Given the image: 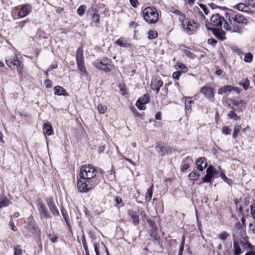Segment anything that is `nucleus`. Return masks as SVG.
<instances>
[{
    "instance_id": "nucleus-39",
    "label": "nucleus",
    "mask_w": 255,
    "mask_h": 255,
    "mask_svg": "<svg viewBox=\"0 0 255 255\" xmlns=\"http://www.w3.org/2000/svg\"><path fill=\"white\" fill-rule=\"evenodd\" d=\"M228 116L231 119H233L236 121L240 119V117H238L237 114L233 111H231L228 115Z\"/></svg>"
},
{
    "instance_id": "nucleus-30",
    "label": "nucleus",
    "mask_w": 255,
    "mask_h": 255,
    "mask_svg": "<svg viewBox=\"0 0 255 255\" xmlns=\"http://www.w3.org/2000/svg\"><path fill=\"white\" fill-rule=\"evenodd\" d=\"M193 101L190 97H186L185 98V107L186 109L190 110L191 108V104Z\"/></svg>"
},
{
    "instance_id": "nucleus-37",
    "label": "nucleus",
    "mask_w": 255,
    "mask_h": 255,
    "mask_svg": "<svg viewBox=\"0 0 255 255\" xmlns=\"http://www.w3.org/2000/svg\"><path fill=\"white\" fill-rule=\"evenodd\" d=\"M116 43L120 46L121 47H126L127 46V41L126 39L121 38L118 39Z\"/></svg>"
},
{
    "instance_id": "nucleus-55",
    "label": "nucleus",
    "mask_w": 255,
    "mask_h": 255,
    "mask_svg": "<svg viewBox=\"0 0 255 255\" xmlns=\"http://www.w3.org/2000/svg\"><path fill=\"white\" fill-rule=\"evenodd\" d=\"M45 86L47 88H50L52 86V83L49 79H47L45 81Z\"/></svg>"
},
{
    "instance_id": "nucleus-11",
    "label": "nucleus",
    "mask_w": 255,
    "mask_h": 255,
    "mask_svg": "<svg viewBox=\"0 0 255 255\" xmlns=\"http://www.w3.org/2000/svg\"><path fill=\"white\" fill-rule=\"evenodd\" d=\"M200 92L208 99H213L214 97V89L207 86L202 87L200 90Z\"/></svg>"
},
{
    "instance_id": "nucleus-61",
    "label": "nucleus",
    "mask_w": 255,
    "mask_h": 255,
    "mask_svg": "<svg viewBox=\"0 0 255 255\" xmlns=\"http://www.w3.org/2000/svg\"><path fill=\"white\" fill-rule=\"evenodd\" d=\"M95 252L96 253V255H100V253L99 252L98 248L96 244L94 245Z\"/></svg>"
},
{
    "instance_id": "nucleus-46",
    "label": "nucleus",
    "mask_w": 255,
    "mask_h": 255,
    "mask_svg": "<svg viewBox=\"0 0 255 255\" xmlns=\"http://www.w3.org/2000/svg\"><path fill=\"white\" fill-rule=\"evenodd\" d=\"M222 132L225 135L231 134V130L227 127H224L222 128Z\"/></svg>"
},
{
    "instance_id": "nucleus-32",
    "label": "nucleus",
    "mask_w": 255,
    "mask_h": 255,
    "mask_svg": "<svg viewBox=\"0 0 255 255\" xmlns=\"http://www.w3.org/2000/svg\"><path fill=\"white\" fill-rule=\"evenodd\" d=\"M97 108L99 113L100 114H105L107 110V107L106 105H104L102 104H99Z\"/></svg>"
},
{
    "instance_id": "nucleus-44",
    "label": "nucleus",
    "mask_w": 255,
    "mask_h": 255,
    "mask_svg": "<svg viewBox=\"0 0 255 255\" xmlns=\"http://www.w3.org/2000/svg\"><path fill=\"white\" fill-rule=\"evenodd\" d=\"M129 3L134 8H137L139 5V3L137 0H129Z\"/></svg>"
},
{
    "instance_id": "nucleus-43",
    "label": "nucleus",
    "mask_w": 255,
    "mask_h": 255,
    "mask_svg": "<svg viewBox=\"0 0 255 255\" xmlns=\"http://www.w3.org/2000/svg\"><path fill=\"white\" fill-rule=\"evenodd\" d=\"M14 255H22V252L20 249V246L17 245L15 247L14 252Z\"/></svg>"
},
{
    "instance_id": "nucleus-18",
    "label": "nucleus",
    "mask_w": 255,
    "mask_h": 255,
    "mask_svg": "<svg viewBox=\"0 0 255 255\" xmlns=\"http://www.w3.org/2000/svg\"><path fill=\"white\" fill-rule=\"evenodd\" d=\"M76 63L84 62L83 50L81 47L78 48L76 55Z\"/></svg>"
},
{
    "instance_id": "nucleus-57",
    "label": "nucleus",
    "mask_w": 255,
    "mask_h": 255,
    "mask_svg": "<svg viewBox=\"0 0 255 255\" xmlns=\"http://www.w3.org/2000/svg\"><path fill=\"white\" fill-rule=\"evenodd\" d=\"M137 24L133 21L131 22L129 24V27L130 28L134 29L137 26Z\"/></svg>"
},
{
    "instance_id": "nucleus-62",
    "label": "nucleus",
    "mask_w": 255,
    "mask_h": 255,
    "mask_svg": "<svg viewBox=\"0 0 255 255\" xmlns=\"http://www.w3.org/2000/svg\"><path fill=\"white\" fill-rule=\"evenodd\" d=\"M174 13L177 14V15H180L181 16L184 17V14H183V13H181L177 9H176L174 11Z\"/></svg>"
},
{
    "instance_id": "nucleus-54",
    "label": "nucleus",
    "mask_w": 255,
    "mask_h": 255,
    "mask_svg": "<svg viewBox=\"0 0 255 255\" xmlns=\"http://www.w3.org/2000/svg\"><path fill=\"white\" fill-rule=\"evenodd\" d=\"M49 239L52 242V243H56L57 242V237H55V236H53L51 235H49Z\"/></svg>"
},
{
    "instance_id": "nucleus-2",
    "label": "nucleus",
    "mask_w": 255,
    "mask_h": 255,
    "mask_svg": "<svg viewBox=\"0 0 255 255\" xmlns=\"http://www.w3.org/2000/svg\"><path fill=\"white\" fill-rule=\"evenodd\" d=\"M142 16L145 21L150 24L155 23L158 19L157 10L152 7H145L142 11Z\"/></svg>"
},
{
    "instance_id": "nucleus-4",
    "label": "nucleus",
    "mask_w": 255,
    "mask_h": 255,
    "mask_svg": "<svg viewBox=\"0 0 255 255\" xmlns=\"http://www.w3.org/2000/svg\"><path fill=\"white\" fill-rule=\"evenodd\" d=\"M96 185L94 181L87 180L84 178L80 177L77 181V188L80 192H87L92 189Z\"/></svg>"
},
{
    "instance_id": "nucleus-50",
    "label": "nucleus",
    "mask_w": 255,
    "mask_h": 255,
    "mask_svg": "<svg viewBox=\"0 0 255 255\" xmlns=\"http://www.w3.org/2000/svg\"><path fill=\"white\" fill-rule=\"evenodd\" d=\"M244 102L243 100L240 101H236V100H231V103L233 106H237L240 104H244Z\"/></svg>"
},
{
    "instance_id": "nucleus-42",
    "label": "nucleus",
    "mask_w": 255,
    "mask_h": 255,
    "mask_svg": "<svg viewBox=\"0 0 255 255\" xmlns=\"http://www.w3.org/2000/svg\"><path fill=\"white\" fill-rule=\"evenodd\" d=\"M240 85L242 86L243 88L246 90L250 86V81L249 80L246 79L243 83L240 84Z\"/></svg>"
},
{
    "instance_id": "nucleus-15",
    "label": "nucleus",
    "mask_w": 255,
    "mask_h": 255,
    "mask_svg": "<svg viewBox=\"0 0 255 255\" xmlns=\"http://www.w3.org/2000/svg\"><path fill=\"white\" fill-rule=\"evenodd\" d=\"M46 203L49 207L51 212L54 216L59 215L58 210L56 207L55 205L51 198H48L46 200Z\"/></svg>"
},
{
    "instance_id": "nucleus-9",
    "label": "nucleus",
    "mask_w": 255,
    "mask_h": 255,
    "mask_svg": "<svg viewBox=\"0 0 255 255\" xmlns=\"http://www.w3.org/2000/svg\"><path fill=\"white\" fill-rule=\"evenodd\" d=\"M149 101V96L148 94H144L136 102V106L141 110L146 109L145 104Z\"/></svg>"
},
{
    "instance_id": "nucleus-20",
    "label": "nucleus",
    "mask_w": 255,
    "mask_h": 255,
    "mask_svg": "<svg viewBox=\"0 0 255 255\" xmlns=\"http://www.w3.org/2000/svg\"><path fill=\"white\" fill-rule=\"evenodd\" d=\"M44 132L48 135H50L52 134L53 132V128L51 125L47 123H45L43 126Z\"/></svg>"
},
{
    "instance_id": "nucleus-19",
    "label": "nucleus",
    "mask_w": 255,
    "mask_h": 255,
    "mask_svg": "<svg viewBox=\"0 0 255 255\" xmlns=\"http://www.w3.org/2000/svg\"><path fill=\"white\" fill-rule=\"evenodd\" d=\"M233 90V87L232 86H227L221 87L218 91V93L220 95L226 93L227 92H231Z\"/></svg>"
},
{
    "instance_id": "nucleus-31",
    "label": "nucleus",
    "mask_w": 255,
    "mask_h": 255,
    "mask_svg": "<svg viewBox=\"0 0 255 255\" xmlns=\"http://www.w3.org/2000/svg\"><path fill=\"white\" fill-rule=\"evenodd\" d=\"M176 66L177 68L180 69L182 73H186L188 71V68L182 63L178 62Z\"/></svg>"
},
{
    "instance_id": "nucleus-48",
    "label": "nucleus",
    "mask_w": 255,
    "mask_h": 255,
    "mask_svg": "<svg viewBox=\"0 0 255 255\" xmlns=\"http://www.w3.org/2000/svg\"><path fill=\"white\" fill-rule=\"evenodd\" d=\"M184 243H185V238L183 236L182 237L181 244V245L180 246V248H179V254L178 255H182V252L183 251V249H184Z\"/></svg>"
},
{
    "instance_id": "nucleus-35",
    "label": "nucleus",
    "mask_w": 255,
    "mask_h": 255,
    "mask_svg": "<svg viewBox=\"0 0 255 255\" xmlns=\"http://www.w3.org/2000/svg\"><path fill=\"white\" fill-rule=\"evenodd\" d=\"M253 58V56L251 53H248L245 54L244 60L247 63H251Z\"/></svg>"
},
{
    "instance_id": "nucleus-7",
    "label": "nucleus",
    "mask_w": 255,
    "mask_h": 255,
    "mask_svg": "<svg viewBox=\"0 0 255 255\" xmlns=\"http://www.w3.org/2000/svg\"><path fill=\"white\" fill-rule=\"evenodd\" d=\"M182 26L187 32H192L195 31L197 24L194 21H189L187 19L182 20Z\"/></svg>"
},
{
    "instance_id": "nucleus-6",
    "label": "nucleus",
    "mask_w": 255,
    "mask_h": 255,
    "mask_svg": "<svg viewBox=\"0 0 255 255\" xmlns=\"http://www.w3.org/2000/svg\"><path fill=\"white\" fill-rule=\"evenodd\" d=\"M32 8L29 4H24L20 5V8L18 12V16L20 18H23L29 15L32 11Z\"/></svg>"
},
{
    "instance_id": "nucleus-40",
    "label": "nucleus",
    "mask_w": 255,
    "mask_h": 255,
    "mask_svg": "<svg viewBox=\"0 0 255 255\" xmlns=\"http://www.w3.org/2000/svg\"><path fill=\"white\" fill-rule=\"evenodd\" d=\"M157 36V33L154 31H149L148 32V38L150 39L155 38Z\"/></svg>"
},
{
    "instance_id": "nucleus-49",
    "label": "nucleus",
    "mask_w": 255,
    "mask_h": 255,
    "mask_svg": "<svg viewBox=\"0 0 255 255\" xmlns=\"http://www.w3.org/2000/svg\"><path fill=\"white\" fill-rule=\"evenodd\" d=\"M251 212L252 217L255 220V204H253L251 206Z\"/></svg>"
},
{
    "instance_id": "nucleus-38",
    "label": "nucleus",
    "mask_w": 255,
    "mask_h": 255,
    "mask_svg": "<svg viewBox=\"0 0 255 255\" xmlns=\"http://www.w3.org/2000/svg\"><path fill=\"white\" fill-rule=\"evenodd\" d=\"M241 129V126L239 125H236L234 127V131L233 134V137L236 138L237 137V134L239 132Z\"/></svg>"
},
{
    "instance_id": "nucleus-24",
    "label": "nucleus",
    "mask_w": 255,
    "mask_h": 255,
    "mask_svg": "<svg viewBox=\"0 0 255 255\" xmlns=\"http://www.w3.org/2000/svg\"><path fill=\"white\" fill-rule=\"evenodd\" d=\"M156 150L158 153L161 156H164L167 153V149L164 146H158L156 147Z\"/></svg>"
},
{
    "instance_id": "nucleus-33",
    "label": "nucleus",
    "mask_w": 255,
    "mask_h": 255,
    "mask_svg": "<svg viewBox=\"0 0 255 255\" xmlns=\"http://www.w3.org/2000/svg\"><path fill=\"white\" fill-rule=\"evenodd\" d=\"M9 203L10 202L6 197H4L3 198H0V205L1 208L2 207L7 206L9 205Z\"/></svg>"
},
{
    "instance_id": "nucleus-1",
    "label": "nucleus",
    "mask_w": 255,
    "mask_h": 255,
    "mask_svg": "<svg viewBox=\"0 0 255 255\" xmlns=\"http://www.w3.org/2000/svg\"><path fill=\"white\" fill-rule=\"evenodd\" d=\"M228 16V22L224 23V28L231 32H239L240 29L237 25V23H246L245 17L241 14H235L233 11L230 10L226 14Z\"/></svg>"
},
{
    "instance_id": "nucleus-58",
    "label": "nucleus",
    "mask_w": 255,
    "mask_h": 255,
    "mask_svg": "<svg viewBox=\"0 0 255 255\" xmlns=\"http://www.w3.org/2000/svg\"><path fill=\"white\" fill-rule=\"evenodd\" d=\"M199 5L202 8V9L204 11L205 13L206 14H207L208 11H207V7H206V6L205 5H204L203 4H201V3Z\"/></svg>"
},
{
    "instance_id": "nucleus-36",
    "label": "nucleus",
    "mask_w": 255,
    "mask_h": 255,
    "mask_svg": "<svg viewBox=\"0 0 255 255\" xmlns=\"http://www.w3.org/2000/svg\"><path fill=\"white\" fill-rule=\"evenodd\" d=\"M86 9V6H85L84 5H81L79 7V8H78V9L77 10V13L81 16L83 15L85 12Z\"/></svg>"
},
{
    "instance_id": "nucleus-64",
    "label": "nucleus",
    "mask_w": 255,
    "mask_h": 255,
    "mask_svg": "<svg viewBox=\"0 0 255 255\" xmlns=\"http://www.w3.org/2000/svg\"><path fill=\"white\" fill-rule=\"evenodd\" d=\"M245 255H255V252L253 251H250L247 253Z\"/></svg>"
},
{
    "instance_id": "nucleus-13",
    "label": "nucleus",
    "mask_w": 255,
    "mask_h": 255,
    "mask_svg": "<svg viewBox=\"0 0 255 255\" xmlns=\"http://www.w3.org/2000/svg\"><path fill=\"white\" fill-rule=\"evenodd\" d=\"M38 210L41 217H44L46 219L50 217V214L48 213L46 207L43 203L41 202L38 203Z\"/></svg>"
},
{
    "instance_id": "nucleus-56",
    "label": "nucleus",
    "mask_w": 255,
    "mask_h": 255,
    "mask_svg": "<svg viewBox=\"0 0 255 255\" xmlns=\"http://www.w3.org/2000/svg\"><path fill=\"white\" fill-rule=\"evenodd\" d=\"M208 42L209 44L214 46L217 43V41L213 39H209L208 40Z\"/></svg>"
},
{
    "instance_id": "nucleus-16",
    "label": "nucleus",
    "mask_w": 255,
    "mask_h": 255,
    "mask_svg": "<svg viewBox=\"0 0 255 255\" xmlns=\"http://www.w3.org/2000/svg\"><path fill=\"white\" fill-rule=\"evenodd\" d=\"M212 30L215 35V36L218 39L224 40L226 39L225 33L224 31L221 29H216L215 28H212Z\"/></svg>"
},
{
    "instance_id": "nucleus-26",
    "label": "nucleus",
    "mask_w": 255,
    "mask_h": 255,
    "mask_svg": "<svg viewBox=\"0 0 255 255\" xmlns=\"http://www.w3.org/2000/svg\"><path fill=\"white\" fill-rule=\"evenodd\" d=\"M244 232L243 231V237L242 238V239H240V242H241V243L242 244L243 246H244L245 248H248L249 249H250L252 247V245L250 244V243L248 241H246V239L244 238Z\"/></svg>"
},
{
    "instance_id": "nucleus-27",
    "label": "nucleus",
    "mask_w": 255,
    "mask_h": 255,
    "mask_svg": "<svg viewBox=\"0 0 255 255\" xmlns=\"http://www.w3.org/2000/svg\"><path fill=\"white\" fill-rule=\"evenodd\" d=\"M221 168L219 167V170H220ZM219 174L221 177V178L224 181V182H226L228 184H231L232 183V181L231 179L228 178L225 175L224 171L221 170H219Z\"/></svg>"
},
{
    "instance_id": "nucleus-25",
    "label": "nucleus",
    "mask_w": 255,
    "mask_h": 255,
    "mask_svg": "<svg viewBox=\"0 0 255 255\" xmlns=\"http://www.w3.org/2000/svg\"><path fill=\"white\" fill-rule=\"evenodd\" d=\"M153 186L152 185L149 189H148L146 191V195H145V200L146 201H149L152 196L153 194Z\"/></svg>"
},
{
    "instance_id": "nucleus-51",
    "label": "nucleus",
    "mask_w": 255,
    "mask_h": 255,
    "mask_svg": "<svg viewBox=\"0 0 255 255\" xmlns=\"http://www.w3.org/2000/svg\"><path fill=\"white\" fill-rule=\"evenodd\" d=\"M181 75V73L179 71L174 72L172 74V77L173 79L178 80Z\"/></svg>"
},
{
    "instance_id": "nucleus-34",
    "label": "nucleus",
    "mask_w": 255,
    "mask_h": 255,
    "mask_svg": "<svg viewBox=\"0 0 255 255\" xmlns=\"http://www.w3.org/2000/svg\"><path fill=\"white\" fill-rule=\"evenodd\" d=\"M120 92L124 95L127 93V88L125 84L120 83L119 85Z\"/></svg>"
},
{
    "instance_id": "nucleus-52",
    "label": "nucleus",
    "mask_w": 255,
    "mask_h": 255,
    "mask_svg": "<svg viewBox=\"0 0 255 255\" xmlns=\"http://www.w3.org/2000/svg\"><path fill=\"white\" fill-rule=\"evenodd\" d=\"M131 218L132 219V222L134 225H136L138 223V216L135 215H132Z\"/></svg>"
},
{
    "instance_id": "nucleus-17",
    "label": "nucleus",
    "mask_w": 255,
    "mask_h": 255,
    "mask_svg": "<svg viewBox=\"0 0 255 255\" xmlns=\"http://www.w3.org/2000/svg\"><path fill=\"white\" fill-rule=\"evenodd\" d=\"M54 94L58 96H67L68 94L66 90L60 86H57L54 87Z\"/></svg>"
},
{
    "instance_id": "nucleus-21",
    "label": "nucleus",
    "mask_w": 255,
    "mask_h": 255,
    "mask_svg": "<svg viewBox=\"0 0 255 255\" xmlns=\"http://www.w3.org/2000/svg\"><path fill=\"white\" fill-rule=\"evenodd\" d=\"M78 70H79L80 74L83 76L86 74V70L84 66V62H79V63H77Z\"/></svg>"
},
{
    "instance_id": "nucleus-8",
    "label": "nucleus",
    "mask_w": 255,
    "mask_h": 255,
    "mask_svg": "<svg viewBox=\"0 0 255 255\" xmlns=\"http://www.w3.org/2000/svg\"><path fill=\"white\" fill-rule=\"evenodd\" d=\"M223 21L224 23L227 22L218 13L213 15L210 19L211 25L217 27H221Z\"/></svg>"
},
{
    "instance_id": "nucleus-63",
    "label": "nucleus",
    "mask_w": 255,
    "mask_h": 255,
    "mask_svg": "<svg viewBox=\"0 0 255 255\" xmlns=\"http://www.w3.org/2000/svg\"><path fill=\"white\" fill-rule=\"evenodd\" d=\"M32 232L35 234H39L40 233V231L37 227H34L33 228V231H32Z\"/></svg>"
},
{
    "instance_id": "nucleus-29",
    "label": "nucleus",
    "mask_w": 255,
    "mask_h": 255,
    "mask_svg": "<svg viewBox=\"0 0 255 255\" xmlns=\"http://www.w3.org/2000/svg\"><path fill=\"white\" fill-rule=\"evenodd\" d=\"M200 174L195 171L191 172L189 174V177L190 178V179L192 180L193 181L197 180Z\"/></svg>"
},
{
    "instance_id": "nucleus-5",
    "label": "nucleus",
    "mask_w": 255,
    "mask_h": 255,
    "mask_svg": "<svg viewBox=\"0 0 255 255\" xmlns=\"http://www.w3.org/2000/svg\"><path fill=\"white\" fill-rule=\"evenodd\" d=\"M94 65L97 68L105 72H109L111 70V61L107 58H103L100 61L95 62Z\"/></svg>"
},
{
    "instance_id": "nucleus-53",
    "label": "nucleus",
    "mask_w": 255,
    "mask_h": 255,
    "mask_svg": "<svg viewBox=\"0 0 255 255\" xmlns=\"http://www.w3.org/2000/svg\"><path fill=\"white\" fill-rule=\"evenodd\" d=\"M249 230L252 233L255 234V223L249 224Z\"/></svg>"
},
{
    "instance_id": "nucleus-28",
    "label": "nucleus",
    "mask_w": 255,
    "mask_h": 255,
    "mask_svg": "<svg viewBox=\"0 0 255 255\" xmlns=\"http://www.w3.org/2000/svg\"><path fill=\"white\" fill-rule=\"evenodd\" d=\"M229 237V234L227 232L224 231L221 232L218 235V238L223 242H225L228 237Z\"/></svg>"
},
{
    "instance_id": "nucleus-45",
    "label": "nucleus",
    "mask_w": 255,
    "mask_h": 255,
    "mask_svg": "<svg viewBox=\"0 0 255 255\" xmlns=\"http://www.w3.org/2000/svg\"><path fill=\"white\" fill-rule=\"evenodd\" d=\"M82 244L83 245V247H84V249L85 250V251H89L88 250V246L87 245V243H86V241L85 236L84 235H83L82 237Z\"/></svg>"
},
{
    "instance_id": "nucleus-10",
    "label": "nucleus",
    "mask_w": 255,
    "mask_h": 255,
    "mask_svg": "<svg viewBox=\"0 0 255 255\" xmlns=\"http://www.w3.org/2000/svg\"><path fill=\"white\" fill-rule=\"evenodd\" d=\"M5 63L10 68H11L12 65L16 66L17 67L18 73H20L21 72V68L20 66V62L16 55H14L12 59H6L5 60Z\"/></svg>"
},
{
    "instance_id": "nucleus-41",
    "label": "nucleus",
    "mask_w": 255,
    "mask_h": 255,
    "mask_svg": "<svg viewBox=\"0 0 255 255\" xmlns=\"http://www.w3.org/2000/svg\"><path fill=\"white\" fill-rule=\"evenodd\" d=\"M100 16L97 13H94L92 16V20L93 22H95L96 24L99 23Z\"/></svg>"
},
{
    "instance_id": "nucleus-12",
    "label": "nucleus",
    "mask_w": 255,
    "mask_h": 255,
    "mask_svg": "<svg viewBox=\"0 0 255 255\" xmlns=\"http://www.w3.org/2000/svg\"><path fill=\"white\" fill-rule=\"evenodd\" d=\"M162 81L159 78H154L151 80V88L152 90L156 91V94L158 93L160 88L162 86Z\"/></svg>"
},
{
    "instance_id": "nucleus-3",
    "label": "nucleus",
    "mask_w": 255,
    "mask_h": 255,
    "mask_svg": "<svg viewBox=\"0 0 255 255\" xmlns=\"http://www.w3.org/2000/svg\"><path fill=\"white\" fill-rule=\"evenodd\" d=\"M96 168L92 165L89 164L81 167L79 176L87 180L94 181L93 179L96 176Z\"/></svg>"
},
{
    "instance_id": "nucleus-14",
    "label": "nucleus",
    "mask_w": 255,
    "mask_h": 255,
    "mask_svg": "<svg viewBox=\"0 0 255 255\" xmlns=\"http://www.w3.org/2000/svg\"><path fill=\"white\" fill-rule=\"evenodd\" d=\"M196 165L198 170L203 171L207 166V161L206 158L201 157L198 158L196 161Z\"/></svg>"
},
{
    "instance_id": "nucleus-47",
    "label": "nucleus",
    "mask_w": 255,
    "mask_h": 255,
    "mask_svg": "<svg viewBox=\"0 0 255 255\" xmlns=\"http://www.w3.org/2000/svg\"><path fill=\"white\" fill-rule=\"evenodd\" d=\"M212 177L206 174L203 178V181L204 182L209 183L211 182Z\"/></svg>"
},
{
    "instance_id": "nucleus-60",
    "label": "nucleus",
    "mask_w": 255,
    "mask_h": 255,
    "mask_svg": "<svg viewBox=\"0 0 255 255\" xmlns=\"http://www.w3.org/2000/svg\"><path fill=\"white\" fill-rule=\"evenodd\" d=\"M161 117V114L160 112H158L155 115V119L158 120H160Z\"/></svg>"
},
{
    "instance_id": "nucleus-22",
    "label": "nucleus",
    "mask_w": 255,
    "mask_h": 255,
    "mask_svg": "<svg viewBox=\"0 0 255 255\" xmlns=\"http://www.w3.org/2000/svg\"><path fill=\"white\" fill-rule=\"evenodd\" d=\"M233 247L234 251V255H240L241 254V250L239 244L237 242L234 241L233 244Z\"/></svg>"
},
{
    "instance_id": "nucleus-59",
    "label": "nucleus",
    "mask_w": 255,
    "mask_h": 255,
    "mask_svg": "<svg viewBox=\"0 0 255 255\" xmlns=\"http://www.w3.org/2000/svg\"><path fill=\"white\" fill-rule=\"evenodd\" d=\"M189 167V165L188 164H185L181 168V170L182 171H185L186 170L188 169V168Z\"/></svg>"
},
{
    "instance_id": "nucleus-23",
    "label": "nucleus",
    "mask_w": 255,
    "mask_h": 255,
    "mask_svg": "<svg viewBox=\"0 0 255 255\" xmlns=\"http://www.w3.org/2000/svg\"><path fill=\"white\" fill-rule=\"evenodd\" d=\"M217 173V170L212 165L209 166L206 170V174L211 177H213V176Z\"/></svg>"
}]
</instances>
